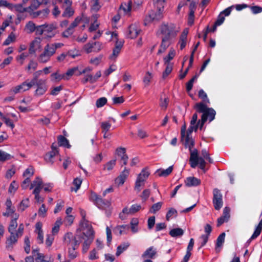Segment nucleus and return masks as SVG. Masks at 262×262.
<instances>
[{
  "label": "nucleus",
  "mask_w": 262,
  "mask_h": 262,
  "mask_svg": "<svg viewBox=\"0 0 262 262\" xmlns=\"http://www.w3.org/2000/svg\"><path fill=\"white\" fill-rule=\"evenodd\" d=\"M202 121H198V115L195 113L192 115L190 121V125L187 130L186 135L182 141H184V145L186 148H188L190 151V164L192 168H195L197 164V151L196 149H192L194 145V140L192 138L191 134L193 131L196 132L199 127L202 129L203 126H201Z\"/></svg>",
  "instance_id": "1"
},
{
  "label": "nucleus",
  "mask_w": 262,
  "mask_h": 262,
  "mask_svg": "<svg viewBox=\"0 0 262 262\" xmlns=\"http://www.w3.org/2000/svg\"><path fill=\"white\" fill-rule=\"evenodd\" d=\"M198 96L202 101L195 103L193 108L196 113H202L200 120L202 121L201 126H203L207 119L211 122L214 119L216 112L212 108L208 107L210 101L203 90L201 89L199 91Z\"/></svg>",
  "instance_id": "2"
},
{
  "label": "nucleus",
  "mask_w": 262,
  "mask_h": 262,
  "mask_svg": "<svg viewBox=\"0 0 262 262\" xmlns=\"http://www.w3.org/2000/svg\"><path fill=\"white\" fill-rule=\"evenodd\" d=\"M80 230L82 232L79 235H82L83 242L82 243V252L86 253L94 239V231L92 225L89 221L80 222Z\"/></svg>",
  "instance_id": "3"
},
{
  "label": "nucleus",
  "mask_w": 262,
  "mask_h": 262,
  "mask_svg": "<svg viewBox=\"0 0 262 262\" xmlns=\"http://www.w3.org/2000/svg\"><path fill=\"white\" fill-rule=\"evenodd\" d=\"M154 8L145 16V25L154 20H159L163 17V12L166 0H153Z\"/></svg>",
  "instance_id": "4"
},
{
  "label": "nucleus",
  "mask_w": 262,
  "mask_h": 262,
  "mask_svg": "<svg viewBox=\"0 0 262 262\" xmlns=\"http://www.w3.org/2000/svg\"><path fill=\"white\" fill-rule=\"evenodd\" d=\"M83 241L82 235L72 232L66 233L63 237V243L67 248H78L80 243Z\"/></svg>",
  "instance_id": "5"
},
{
  "label": "nucleus",
  "mask_w": 262,
  "mask_h": 262,
  "mask_svg": "<svg viewBox=\"0 0 262 262\" xmlns=\"http://www.w3.org/2000/svg\"><path fill=\"white\" fill-rule=\"evenodd\" d=\"M160 30L163 37L172 40L175 38L180 31V28L173 24H163L161 25Z\"/></svg>",
  "instance_id": "6"
},
{
  "label": "nucleus",
  "mask_w": 262,
  "mask_h": 262,
  "mask_svg": "<svg viewBox=\"0 0 262 262\" xmlns=\"http://www.w3.org/2000/svg\"><path fill=\"white\" fill-rule=\"evenodd\" d=\"M24 230V226L23 224H20L16 232H12V233H10V236L7 238L6 242V247L7 249H12L13 246L16 244L18 238L22 236Z\"/></svg>",
  "instance_id": "7"
},
{
  "label": "nucleus",
  "mask_w": 262,
  "mask_h": 262,
  "mask_svg": "<svg viewBox=\"0 0 262 262\" xmlns=\"http://www.w3.org/2000/svg\"><path fill=\"white\" fill-rule=\"evenodd\" d=\"M89 198L100 209L107 210L110 208L111 204L110 201L102 199L94 192H91Z\"/></svg>",
  "instance_id": "8"
},
{
  "label": "nucleus",
  "mask_w": 262,
  "mask_h": 262,
  "mask_svg": "<svg viewBox=\"0 0 262 262\" xmlns=\"http://www.w3.org/2000/svg\"><path fill=\"white\" fill-rule=\"evenodd\" d=\"M63 46V43L61 42L47 43L43 48V52L51 57L56 53L57 49Z\"/></svg>",
  "instance_id": "9"
},
{
  "label": "nucleus",
  "mask_w": 262,
  "mask_h": 262,
  "mask_svg": "<svg viewBox=\"0 0 262 262\" xmlns=\"http://www.w3.org/2000/svg\"><path fill=\"white\" fill-rule=\"evenodd\" d=\"M213 204L214 208L216 210L220 209L223 204L222 200V195L220 191L217 188L214 189L213 191Z\"/></svg>",
  "instance_id": "10"
},
{
  "label": "nucleus",
  "mask_w": 262,
  "mask_h": 262,
  "mask_svg": "<svg viewBox=\"0 0 262 262\" xmlns=\"http://www.w3.org/2000/svg\"><path fill=\"white\" fill-rule=\"evenodd\" d=\"M102 48V44L100 42H95L94 43H88L84 45L83 49L86 53H90L92 52H98Z\"/></svg>",
  "instance_id": "11"
},
{
  "label": "nucleus",
  "mask_w": 262,
  "mask_h": 262,
  "mask_svg": "<svg viewBox=\"0 0 262 262\" xmlns=\"http://www.w3.org/2000/svg\"><path fill=\"white\" fill-rule=\"evenodd\" d=\"M36 89L35 91V95L36 96H41L43 95L47 90L46 85V80L43 79H39L35 83Z\"/></svg>",
  "instance_id": "12"
},
{
  "label": "nucleus",
  "mask_w": 262,
  "mask_h": 262,
  "mask_svg": "<svg viewBox=\"0 0 262 262\" xmlns=\"http://www.w3.org/2000/svg\"><path fill=\"white\" fill-rule=\"evenodd\" d=\"M116 154L120 157V164L121 166L126 165L127 163L128 157L126 154V149L124 147H119L116 150Z\"/></svg>",
  "instance_id": "13"
},
{
  "label": "nucleus",
  "mask_w": 262,
  "mask_h": 262,
  "mask_svg": "<svg viewBox=\"0 0 262 262\" xmlns=\"http://www.w3.org/2000/svg\"><path fill=\"white\" fill-rule=\"evenodd\" d=\"M43 187V182L41 178L36 177L31 183L30 189L34 188L33 193H37L40 192Z\"/></svg>",
  "instance_id": "14"
},
{
  "label": "nucleus",
  "mask_w": 262,
  "mask_h": 262,
  "mask_svg": "<svg viewBox=\"0 0 262 262\" xmlns=\"http://www.w3.org/2000/svg\"><path fill=\"white\" fill-rule=\"evenodd\" d=\"M130 170L129 169H127L126 167L124 168V170L120 173L119 176L116 179L115 183L118 186L122 185L127 178L128 177L129 174Z\"/></svg>",
  "instance_id": "15"
},
{
  "label": "nucleus",
  "mask_w": 262,
  "mask_h": 262,
  "mask_svg": "<svg viewBox=\"0 0 262 262\" xmlns=\"http://www.w3.org/2000/svg\"><path fill=\"white\" fill-rule=\"evenodd\" d=\"M157 253V249L154 247L151 246L147 248L142 254L141 257L143 258H155Z\"/></svg>",
  "instance_id": "16"
},
{
  "label": "nucleus",
  "mask_w": 262,
  "mask_h": 262,
  "mask_svg": "<svg viewBox=\"0 0 262 262\" xmlns=\"http://www.w3.org/2000/svg\"><path fill=\"white\" fill-rule=\"evenodd\" d=\"M140 30L137 25L133 24L129 26L128 29V37L133 39L136 38L140 32Z\"/></svg>",
  "instance_id": "17"
},
{
  "label": "nucleus",
  "mask_w": 262,
  "mask_h": 262,
  "mask_svg": "<svg viewBox=\"0 0 262 262\" xmlns=\"http://www.w3.org/2000/svg\"><path fill=\"white\" fill-rule=\"evenodd\" d=\"M58 152L57 148L54 146L53 144L52 146V151L47 153L45 157V160L48 163H50L51 164L53 163V158Z\"/></svg>",
  "instance_id": "18"
},
{
  "label": "nucleus",
  "mask_w": 262,
  "mask_h": 262,
  "mask_svg": "<svg viewBox=\"0 0 262 262\" xmlns=\"http://www.w3.org/2000/svg\"><path fill=\"white\" fill-rule=\"evenodd\" d=\"M201 184V180L194 177H189L185 180V184L187 187L197 186Z\"/></svg>",
  "instance_id": "19"
},
{
  "label": "nucleus",
  "mask_w": 262,
  "mask_h": 262,
  "mask_svg": "<svg viewBox=\"0 0 262 262\" xmlns=\"http://www.w3.org/2000/svg\"><path fill=\"white\" fill-rule=\"evenodd\" d=\"M45 34L50 37H52L54 36L55 34L53 31L55 30L57 28V26L55 24H44Z\"/></svg>",
  "instance_id": "20"
},
{
  "label": "nucleus",
  "mask_w": 262,
  "mask_h": 262,
  "mask_svg": "<svg viewBox=\"0 0 262 262\" xmlns=\"http://www.w3.org/2000/svg\"><path fill=\"white\" fill-rule=\"evenodd\" d=\"M188 33V30L187 29H185L182 32L180 37V40L178 43L180 45V49L183 50L186 45L187 37Z\"/></svg>",
  "instance_id": "21"
},
{
  "label": "nucleus",
  "mask_w": 262,
  "mask_h": 262,
  "mask_svg": "<svg viewBox=\"0 0 262 262\" xmlns=\"http://www.w3.org/2000/svg\"><path fill=\"white\" fill-rule=\"evenodd\" d=\"M141 209V206L138 204L132 205L130 208L125 207L123 209V212L126 213L127 215L133 214L139 211Z\"/></svg>",
  "instance_id": "22"
},
{
  "label": "nucleus",
  "mask_w": 262,
  "mask_h": 262,
  "mask_svg": "<svg viewBox=\"0 0 262 262\" xmlns=\"http://www.w3.org/2000/svg\"><path fill=\"white\" fill-rule=\"evenodd\" d=\"M172 40L162 37V42L158 50V53L164 52L171 43Z\"/></svg>",
  "instance_id": "23"
},
{
  "label": "nucleus",
  "mask_w": 262,
  "mask_h": 262,
  "mask_svg": "<svg viewBox=\"0 0 262 262\" xmlns=\"http://www.w3.org/2000/svg\"><path fill=\"white\" fill-rule=\"evenodd\" d=\"M19 215L17 213L14 214L13 219L11 221L10 225L8 227V231L10 233L16 232L15 229L17 226V220L18 219Z\"/></svg>",
  "instance_id": "24"
},
{
  "label": "nucleus",
  "mask_w": 262,
  "mask_h": 262,
  "mask_svg": "<svg viewBox=\"0 0 262 262\" xmlns=\"http://www.w3.org/2000/svg\"><path fill=\"white\" fill-rule=\"evenodd\" d=\"M6 211L3 213V215L5 216H9L12 215L14 213V208H12V202L10 199H7L6 202Z\"/></svg>",
  "instance_id": "25"
},
{
  "label": "nucleus",
  "mask_w": 262,
  "mask_h": 262,
  "mask_svg": "<svg viewBox=\"0 0 262 262\" xmlns=\"http://www.w3.org/2000/svg\"><path fill=\"white\" fill-rule=\"evenodd\" d=\"M130 227L128 225L118 226L115 228V232L119 235L122 234H126L129 230Z\"/></svg>",
  "instance_id": "26"
},
{
  "label": "nucleus",
  "mask_w": 262,
  "mask_h": 262,
  "mask_svg": "<svg viewBox=\"0 0 262 262\" xmlns=\"http://www.w3.org/2000/svg\"><path fill=\"white\" fill-rule=\"evenodd\" d=\"M36 79H32L31 80L27 79L21 83L25 91H27L35 85Z\"/></svg>",
  "instance_id": "27"
},
{
  "label": "nucleus",
  "mask_w": 262,
  "mask_h": 262,
  "mask_svg": "<svg viewBox=\"0 0 262 262\" xmlns=\"http://www.w3.org/2000/svg\"><path fill=\"white\" fill-rule=\"evenodd\" d=\"M58 142L60 146H63L68 148L71 147L68 140L63 136H59L58 137Z\"/></svg>",
  "instance_id": "28"
},
{
  "label": "nucleus",
  "mask_w": 262,
  "mask_h": 262,
  "mask_svg": "<svg viewBox=\"0 0 262 262\" xmlns=\"http://www.w3.org/2000/svg\"><path fill=\"white\" fill-rule=\"evenodd\" d=\"M30 201L29 199H23L18 206V211L23 212L29 206Z\"/></svg>",
  "instance_id": "29"
},
{
  "label": "nucleus",
  "mask_w": 262,
  "mask_h": 262,
  "mask_svg": "<svg viewBox=\"0 0 262 262\" xmlns=\"http://www.w3.org/2000/svg\"><path fill=\"white\" fill-rule=\"evenodd\" d=\"M51 80L53 81H59L63 79L66 80L69 79L68 77H66L64 75H61L59 74L58 72L52 73L51 75Z\"/></svg>",
  "instance_id": "30"
},
{
  "label": "nucleus",
  "mask_w": 262,
  "mask_h": 262,
  "mask_svg": "<svg viewBox=\"0 0 262 262\" xmlns=\"http://www.w3.org/2000/svg\"><path fill=\"white\" fill-rule=\"evenodd\" d=\"M261 229H262V219L259 222L257 226L256 227V229H255L254 233H253L252 235L251 236L249 240H252V239H255L258 236H259V235L260 234V232L261 231Z\"/></svg>",
  "instance_id": "31"
},
{
  "label": "nucleus",
  "mask_w": 262,
  "mask_h": 262,
  "mask_svg": "<svg viewBox=\"0 0 262 262\" xmlns=\"http://www.w3.org/2000/svg\"><path fill=\"white\" fill-rule=\"evenodd\" d=\"M183 230L180 228H174L171 230L169 232L170 235L173 237L181 236L183 235Z\"/></svg>",
  "instance_id": "32"
},
{
  "label": "nucleus",
  "mask_w": 262,
  "mask_h": 262,
  "mask_svg": "<svg viewBox=\"0 0 262 262\" xmlns=\"http://www.w3.org/2000/svg\"><path fill=\"white\" fill-rule=\"evenodd\" d=\"M173 166H170L166 169H159L157 173L160 177H166L168 176L172 171Z\"/></svg>",
  "instance_id": "33"
},
{
  "label": "nucleus",
  "mask_w": 262,
  "mask_h": 262,
  "mask_svg": "<svg viewBox=\"0 0 262 262\" xmlns=\"http://www.w3.org/2000/svg\"><path fill=\"white\" fill-rule=\"evenodd\" d=\"M13 158V156L4 151L0 150V161L5 162Z\"/></svg>",
  "instance_id": "34"
},
{
  "label": "nucleus",
  "mask_w": 262,
  "mask_h": 262,
  "mask_svg": "<svg viewBox=\"0 0 262 262\" xmlns=\"http://www.w3.org/2000/svg\"><path fill=\"white\" fill-rule=\"evenodd\" d=\"M25 91L24 89L22 84L21 83L11 89L9 93L11 94L15 95L17 93H23Z\"/></svg>",
  "instance_id": "35"
},
{
  "label": "nucleus",
  "mask_w": 262,
  "mask_h": 262,
  "mask_svg": "<svg viewBox=\"0 0 262 262\" xmlns=\"http://www.w3.org/2000/svg\"><path fill=\"white\" fill-rule=\"evenodd\" d=\"M51 57L46 54L43 52L38 56V61L41 63H46L49 62L51 59Z\"/></svg>",
  "instance_id": "36"
},
{
  "label": "nucleus",
  "mask_w": 262,
  "mask_h": 262,
  "mask_svg": "<svg viewBox=\"0 0 262 262\" xmlns=\"http://www.w3.org/2000/svg\"><path fill=\"white\" fill-rule=\"evenodd\" d=\"M129 246V244L128 243H124L120 245H119L117 247V252L116 253V255L118 256H119L123 251L126 250Z\"/></svg>",
  "instance_id": "37"
},
{
  "label": "nucleus",
  "mask_w": 262,
  "mask_h": 262,
  "mask_svg": "<svg viewBox=\"0 0 262 262\" xmlns=\"http://www.w3.org/2000/svg\"><path fill=\"white\" fill-rule=\"evenodd\" d=\"M33 256L34 257L35 262H42L45 259L43 255L39 253L38 250H33L32 251Z\"/></svg>",
  "instance_id": "38"
},
{
  "label": "nucleus",
  "mask_w": 262,
  "mask_h": 262,
  "mask_svg": "<svg viewBox=\"0 0 262 262\" xmlns=\"http://www.w3.org/2000/svg\"><path fill=\"white\" fill-rule=\"evenodd\" d=\"M62 9H64V11L62 14L63 17H70L74 13V11L73 9V8H72V6L64 7V8H63Z\"/></svg>",
  "instance_id": "39"
},
{
  "label": "nucleus",
  "mask_w": 262,
  "mask_h": 262,
  "mask_svg": "<svg viewBox=\"0 0 262 262\" xmlns=\"http://www.w3.org/2000/svg\"><path fill=\"white\" fill-rule=\"evenodd\" d=\"M34 173V169L32 166H29L24 172L23 176L24 177L30 178L33 176Z\"/></svg>",
  "instance_id": "40"
},
{
  "label": "nucleus",
  "mask_w": 262,
  "mask_h": 262,
  "mask_svg": "<svg viewBox=\"0 0 262 262\" xmlns=\"http://www.w3.org/2000/svg\"><path fill=\"white\" fill-rule=\"evenodd\" d=\"M40 43V40L39 38L35 39L33 40L30 44V48H29V52L30 53H33L35 52V48L37 47H39Z\"/></svg>",
  "instance_id": "41"
},
{
  "label": "nucleus",
  "mask_w": 262,
  "mask_h": 262,
  "mask_svg": "<svg viewBox=\"0 0 262 262\" xmlns=\"http://www.w3.org/2000/svg\"><path fill=\"white\" fill-rule=\"evenodd\" d=\"M116 164V160H112L104 165L103 169L104 170L111 171L114 168Z\"/></svg>",
  "instance_id": "42"
},
{
  "label": "nucleus",
  "mask_w": 262,
  "mask_h": 262,
  "mask_svg": "<svg viewBox=\"0 0 262 262\" xmlns=\"http://www.w3.org/2000/svg\"><path fill=\"white\" fill-rule=\"evenodd\" d=\"M149 173L145 169H143L141 172L138 174L137 179L141 180L144 182L148 178Z\"/></svg>",
  "instance_id": "43"
},
{
  "label": "nucleus",
  "mask_w": 262,
  "mask_h": 262,
  "mask_svg": "<svg viewBox=\"0 0 262 262\" xmlns=\"http://www.w3.org/2000/svg\"><path fill=\"white\" fill-rule=\"evenodd\" d=\"M68 250V257L71 259H75L78 255L76 250L78 248H67Z\"/></svg>",
  "instance_id": "44"
},
{
  "label": "nucleus",
  "mask_w": 262,
  "mask_h": 262,
  "mask_svg": "<svg viewBox=\"0 0 262 262\" xmlns=\"http://www.w3.org/2000/svg\"><path fill=\"white\" fill-rule=\"evenodd\" d=\"M175 55V51L173 49H170L168 54L164 58L165 64L171 63L170 61L172 60Z\"/></svg>",
  "instance_id": "45"
},
{
  "label": "nucleus",
  "mask_w": 262,
  "mask_h": 262,
  "mask_svg": "<svg viewBox=\"0 0 262 262\" xmlns=\"http://www.w3.org/2000/svg\"><path fill=\"white\" fill-rule=\"evenodd\" d=\"M35 24L32 21H29L27 23L25 26V30L28 33H32L36 29Z\"/></svg>",
  "instance_id": "46"
},
{
  "label": "nucleus",
  "mask_w": 262,
  "mask_h": 262,
  "mask_svg": "<svg viewBox=\"0 0 262 262\" xmlns=\"http://www.w3.org/2000/svg\"><path fill=\"white\" fill-rule=\"evenodd\" d=\"M152 76V74L149 72H147L145 73V75L143 79V82L145 86H148L149 85Z\"/></svg>",
  "instance_id": "47"
},
{
  "label": "nucleus",
  "mask_w": 262,
  "mask_h": 262,
  "mask_svg": "<svg viewBox=\"0 0 262 262\" xmlns=\"http://www.w3.org/2000/svg\"><path fill=\"white\" fill-rule=\"evenodd\" d=\"M225 237V233H222L217 237L216 244V250H217V248L220 247L222 246L224 242Z\"/></svg>",
  "instance_id": "48"
},
{
  "label": "nucleus",
  "mask_w": 262,
  "mask_h": 262,
  "mask_svg": "<svg viewBox=\"0 0 262 262\" xmlns=\"http://www.w3.org/2000/svg\"><path fill=\"white\" fill-rule=\"evenodd\" d=\"M204 159L205 158L203 157H199L198 152L197 151V164H196L195 167L198 165V164H199L200 168L205 171V167L206 165V162Z\"/></svg>",
  "instance_id": "49"
},
{
  "label": "nucleus",
  "mask_w": 262,
  "mask_h": 262,
  "mask_svg": "<svg viewBox=\"0 0 262 262\" xmlns=\"http://www.w3.org/2000/svg\"><path fill=\"white\" fill-rule=\"evenodd\" d=\"M68 57L72 59L75 58L76 57L80 56V53L78 50L76 49L70 50L67 52Z\"/></svg>",
  "instance_id": "50"
},
{
  "label": "nucleus",
  "mask_w": 262,
  "mask_h": 262,
  "mask_svg": "<svg viewBox=\"0 0 262 262\" xmlns=\"http://www.w3.org/2000/svg\"><path fill=\"white\" fill-rule=\"evenodd\" d=\"M166 64V69L164 72L163 73L162 75L163 79H165L168 76V75L171 72L173 67V65L172 63H168Z\"/></svg>",
  "instance_id": "51"
},
{
  "label": "nucleus",
  "mask_w": 262,
  "mask_h": 262,
  "mask_svg": "<svg viewBox=\"0 0 262 262\" xmlns=\"http://www.w3.org/2000/svg\"><path fill=\"white\" fill-rule=\"evenodd\" d=\"M95 21L94 23L92 24L89 28V31L91 32L96 31L99 26V24L97 22V16L96 15L93 16Z\"/></svg>",
  "instance_id": "52"
},
{
  "label": "nucleus",
  "mask_w": 262,
  "mask_h": 262,
  "mask_svg": "<svg viewBox=\"0 0 262 262\" xmlns=\"http://www.w3.org/2000/svg\"><path fill=\"white\" fill-rule=\"evenodd\" d=\"M107 100L105 97H101L98 99L96 102V106L97 108L103 106L107 103Z\"/></svg>",
  "instance_id": "53"
},
{
  "label": "nucleus",
  "mask_w": 262,
  "mask_h": 262,
  "mask_svg": "<svg viewBox=\"0 0 262 262\" xmlns=\"http://www.w3.org/2000/svg\"><path fill=\"white\" fill-rule=\"evenodd\" d=\"M111 124L109 121H103L101 123L102 132H107L111 127Z\"/></svg>",
  "instance_id": "54"
},
{
  "label": "nucleus",
  "mask_w": 262,
  "mask_h": 262,
  "mask_svg": "<svg viewBox=\"0 0 262 262\" xmlns=\"http://www.w3.org/2000/svg\"><path fill=\"white\" fill-rule=\"evenodd\" d=\"M15 39V36L13 32L9 34V35L8 36V37L5 40V41L3 42V45H4V46L9 45L12 42L14 41Z\"/></svg>",
  "instance_id": "55"
},
{
  "label": "nucleus",
  "mask_w": 262,
  "mask_h": 262,
  "mask_svg": "<svg viewBox=\"0 0 262 262\" xmlns=\"http://www.w3.org/2000/svg\"><path fill=\"white\" fill-rule=\"evenodd\" d=\"M131 8V5L129 3H123L120 6V10H123L125 14H127L130 12Z\"/></svg>",
  "instance_id": "56"
},
{
  "label": "nucleus",
  "mask_w": 262,
  "mask_h": 262,
  "mask_svg": "<svg viewBox=\"0 0 262 262\" xmlns=\"http://www.w3.org/2000/svg\"><path fill=\"white\" fill-rule=\"evenodd\" d=\"M28 56V54L27 53H23L20 55L17 56L16 60L18 62L20 65L23 64L25 59Z\"/></svg>",
  "instance_id": "57"
},
{
  "label": "nucleus",
  "mask_w": 262,
  "mask_h": 262,
  "mask_svg": "<svg viewBox=\"0 0 262 262\" xmlns=\"http://www.w3.org/2000/svg\"><path fill=\"white\" fill-rule=\"evenodd\" d=\"M13 57L12 56H9L4 60L2 63L0 64V69H3L6 66L9 65L12 61Z\"/></svg>",
  "instance_id": "58"
},
{
  "label": "nucleus",
  "mask_w": 262,
  "mask_h": 262,
  "mask_svg": "<svg viewBox=\"0 0 262 262\" xmlns=\"http://www.w3.org/2000/svg\"><path fill=\"white\" fill-rule=\"evenodd\" d=\"M177 215V211L175 209L171 208L167 212V213L166 214V218L167 221H169L172 216H176Z\"/></svg>",
  "instance_id": "59"
},
{
  "label": "nucleus",
  "mask_w": 262,
  "mask_h": 262,
  "mask_svg": "<svg viewBox=\"0 0 262 262\" xmlns=\"http://www.w3.org/2000/svg\"><path fill=\"white\" fill-rule=\"evenodd\" d=\"M82 183V180L80 179L76 178L73 181V185L76 186L75 188H72V191L76 192L80 187Z\"/></svg>",
  "instance_id": "60"
},
{
  "label": "nucleus",
  "mask_w": 262,
  "mask_h": 262,
  "mask_svg": "<svg viewBox=\"0 0 262 262\" xmlns=\"http://www.w3.org/2000/svg\"><path fill=\"white\" fill-rule=\"evenodd\" d=\"M162 205V202H158L156 204H154L152 206V207L150 210V211L152 213H155L156 212H157L161 209Z\"/></svg>",
  "instance_id": "61"
},
{
  "label": "nucleus",
  "mask_w": 262,
  "mask_h": 262,
  "mask_svg": "<svg viewBox=\"0 0 262 262\" xmlns=\"http://www.w3.org/2000/svg\"><path fill=\"white\" fill-rule=\"evenodd\" d=\"M74 216L70 215H67L64 220V223L66 226H71L74 220Z\"/></svg>",
  "instance_id": "62"
},
{
  "label": "nucleus",
  "mask_w": 262,
  "mask_h": 262,
  "mask_svg": "<svg viewBox=\"0 0 262 262\" xmlns=\"http://www.w3.org/2000/svg\"><path fill=\"white\" fill-rule=\"evenodd\" d=\"M54 239V235L48 234L47 235V238L45 241V244L47 247H50L51 246L53 241Z\"/></svg>",
  "instance_id": "63"
},
{
  "label": "nucleus",
  "mask_w": 262,
  "mask_h": 262,
  "mask_svg": "<svg viewBox=\"0 0 262 262\" xmlns=\"http://www.w3.org/2000/svg\"><path fill=\"white\" fill-rule=\"evenodd\" d=\"M58 2L61 5L62 8L72 6V0H58Z\"/></svg>",
  "instance_id": "64"
}]
</instances>
